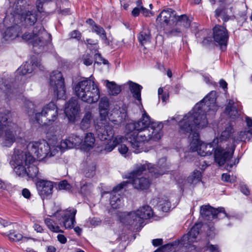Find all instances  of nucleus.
I'll list each match as a JSON object with an SVG mask.
<instances>
[{
    "label": "nucleus",
    "mask_w": 252,
    "mask_h": 252,
    "mask_svg": "<svg viewBox=\"0 0 252 252\" xmlns=\"http://www.w3.org/2000/svg\"><path fill=\"white\" fill-rule=\"evenodd\" d=\"M99 111L101 120L106 121L108 119L116 125H120L123 123L127 117L126 110L124 108L116 110L110 116L109 109H99Z\"/></svg>",
    "instance_id": "13"
},
{
    "label": "nucleus",
    "mask_w": 252,
    "mask_h": 252,
    "mask_svg": "<svg viewBox=\"0 0 252 252\" xmlns=\"http://www.w3.org/2000/svg\"><path fill=\"white\" fill-rule=\"evenodd\" d=\"M50 34L45 31L43 27L39 25L33 28L32 31L25 32L21 36L22 39L33 44L34 51L37 53L40 52L36 48L39 46L42 48L46 43L47 39H50Z\"/></svg>",
    "instance_id": "8"
},
{
    "label": "nucleus",
    "mask_w": 252,
    "mask_h": 252,
    "mask_svg": "<svg viewBox=\"0 0 252 252\" xmlns=\"http://www.w3.org/2000/svg\"><path fill=\"white\" fill-rule=\"evenodd\" d=\"M19 28L18 27H13L8 28L5 33L4 37L6 40H12L20 36Z\"/></svg>",
    "instance_id": "35"
},
{
    "label": "nucleus",
    "mask_w": 252,
    "mask_h": 252,
    "mask_svg": "<svg viewBox=\"0 0 252 252\" xmlns=\"http://www.w3.org/2000/svg\"><path fill=\"white\" fill-rule=\"evenodd\" d=\"M109 103L108 99L106 97H102L99 103V109H109Z\"/></svg>",
    "instance_id": "45"
},
{
    "label": "nucleus",
    "mask_w": 252,
    "mask_h": 252,
    "mask_svg": "<svg viewBox=\"0 0 252 252\" xmlns=\"http://www.w3.org/2000/svg\"><path fill=\"white\" fill-rule=\"evenodd\" d=\"M95 144V137L92 132H87L85 134L84 138H82L81 150L89 151L93 149Z\"/></svg>",
    "instance_id": "25"
},
{
    "label": "nucleus",
    "mask_w": 252,
    "mask_h": 252,
    "mask_svg": "<svg viewBox=\"0 0 252 252\" xmlns=\"http://www.w3.org/2000/svg\"><path fill=\"white\" fill-rule=\"evenodd\" d=\"M58 108L53 102L46 105L41 112L36 113L35 121L41 126L50 125L55 121L58 117Z\"/></svg>",
    "instance_id": "9"
},
{
    "label": "nucleus",
    "mask_w": 252,
    "mask_h": 252,
    "mask_svg": "<svg viewBox=\"0 0 252 252\" xmlns=\"http://www.w3.org/2000/svg\"><path fill=\"white\" fill-rule=\"evenodd\" d=\"M33 227L34 230L38 233L44 232V229L43 228L42 226L37 222L34 223Z\"/></svg>",
    "instance_id": "55"
},
{
    "label": "nucleus",
    "mask_w": 252,
    "mask_h": 252,
    "mask_svg": "<svg viewBox=\"0 0 252 252\" xmlns=\"http://www.w3.org/2000/svg\"><path fill=\"white\" fill-rule=\"evenodd\" d=\"M50 84L54 94L58 98H64L65 94V87L63 75L59 71H54L50 75Z\"/></svg>",
    "instance_id": "12"
},
{
    "label": "nucleus",
    "mask_w": 252,
    "mask_h": 252,
    "mask_svg": "<svg viewBox=\"0 0 252 252\" xmlns=\"http://www.w3.org/2000/svg\"><path fill=\"white\" fill-rule=\"evenodd\" d=\"M216 93L211 91L201 101L196 104L193 109L184 116L179 122V132L181 134L189 133V139L190 149L192 152H197L200 156L212 155L215 152L217 145L213 141L205 143L199 139V134L194 131V128H203L208 124V117L214 115L218 109L216 104ZM215 156V153H214Z\"/></svg>",
    "instance_id": "1"
},
{
    "label": "nucleus",
    "mask_w": 252,
    "mask_h": 252,
    "mask_svg": "<svg viewBox=\"0 0 252 252\" xmlns=\"http://www.w3.org/2000/svg\"><path fill=\"white\" fill-rule=\"evenodd\" d=\"M87 222L89 223L90 225L95 227L100 224L101 220L98 218H90L88 219Z\"/></svg>",
    "instance_id": "49"
},
{
    "label": "nucleus",
    "mask_w": 252,
    "mask_h": 252,
    "mask_svg": "<svg viewBox=\"0 0 252 252\" xmlns=\"http://www.w3.org/2000/svg\"><path fill=\"white\" fill-rule=\"evenodd\" d=\"M200 226L199 224H195L193 226L190 231L182 237L181 244L187 247L196 242L197 236L199 234Z\"/></svg>",
    "instance_id": "21"
},
{
    "label": "nucleus",
    "mask_w": 252,
    "mask_h": 252,
    "mask_svg": "<svg viewBox=\"0 0 252 252\" xmlns=\"http://www.w3.org/2000/svg\"><path fill=\"white\" fill-rule=\"evenodd\" d=\"M8 237L10 240L13 241H19L22 239H24L22 235L17 232L10 233L8 235ZM24 239H26V238H24Z\"/></svg>",
    "instance_id": "46"
},
{
    "label": "nucleus",
    "mask_w": 252,
    "mask_h": 252,
    "mask_svg": "<svg viewBox=\"0 0 252 252\" xmlns=\"http://www.w3.org/2000/svg\"><path fill=\"white\" fill-rule=\"evenodd\" d=\"M35 66L38 67L40 69L42 68L41 64L38 63H26L18 68L17 73L22 75L31 73L34 69Z\"/></svg>",
    "instance_id": "28"
},
{
    "label": "nucleus",
    "mask_w": 252,
    "mask_h": 252,
    "mask_svg": "<svg viewBox=\"0 0 252 252\" xmlns=\"http://www.w3.org/2000/svg\"><path fill=\"white\" fill-rule=\"evenodd\" d=\"M11 117V114L8 112L4 115H0V136L2 134L4 126H6V123H10Z\"/></svg>",
    "instance_id": "40"
},
{
    "label": "nucleus",
    "mask_w": 252,
    "mask_h": 252,
    "mask_svg": "<svg viewBox=\"0 0 252 252\" xmlns=\"http://www.w3.org/2000/svg\"><path fill=\"white\" fill-rule=\"evenodd\" d=\"M215 17L219 20V17H221L223 22H226L230 19L229 16L226 14V9L219 8L215 10Z\"/></svg>",
    "instance_id": "42"
},
{
    "label": "nucleus",
    "mask_w": 252,
    "mask_h": 252,
    "mask_svg": "<svg viewBox=\"0 0 252 252\" xmlns=\"http://www.w3.org/2000/svg\"><path fill=\"white\" fill-rule=\"evenodd\" d=\"M22 195L26 198H29L31 194L30 190L27 189H24L22 190Z\"/></svg>",
    "instance_id": "58"
},
{
    "label": "nucleus",
    "mask_w": 252,
    "mask_h": 252,
    "mask_svg": "<svg viewBox=\"0 0 252 252\" xmlns=\"http://www.w3.org/2000/svg\"><path fill=\"white\" fill-rule=\"evenodd\" d=\"M152 202L153 205H157L162 212H167L170 210L171 203L168 197L165 195H160L154 198Z\"/></svg>",
    "instance_id": "23"
},
{
    "label": "nucleus",
    "mask_w": 252,
    "mask_h": 252,
    "mask_svg": "<svg viewBox=\"0 0 252 252\" xmlns=\"http://www.w3.org/2000/svg\"><path fill=\"white\" fill-rule=\"evenodd\" d=\"M6 123V126H4V133L2 135V145L3 146L10 147L17 139L20 137V128L15 124Z\"/></svg>",
    "instance_id": "11"
},
{
    "label": "nucleus",
    "mask_w": 252,
    "mask_h": 252,
    "mask_svg": "<svg viewBox=\"0 0 252 252\" xmlns=\"http://www.w3.org/2000/svg\"><path fill=\"white\" fill-rule=\"evenodd\" d=\"M76 95L82 101L94 103L98 101L100 92L97 86L91 79H86L79 82L74 88Z\"/></svg>",
    "instance_id": "6"
},
{
    "label": "nucleus",
    "mask_w": 252,
    "mask_h": 252,
    "mask_svg": "<svg viewBox=\"0 0 252 252\" xmlns=\"http://www.w3.org/2000/svg\"><path fill=\"white\" fill-rule=\"evenodd\" d=\"M122 143H121V144L119 146L118 150L122 155H126L127 153L128 149L125 144Z\"/></svg>",
    "instance_id": "53"
},
{
    "label": "nucleus",
    "mask_w": 252,
    "mask_h": 252,
    "mask_svg": "<svg viewBox=\"0 0 252 252\" xmlns=\"http://www.w3.org/2000/svg\"><path fill=\"white\" fill-rule=\"evenodd\" d=\"M106 86L109 94L117 95L121 92V87L113 81L106 80Z\"/></svg>",
    "instance_id": "33"
},
{
    "label": "nucleus",
    "mask_w": 252,
    "mask_h": 252,
    "mask_svg": "<svg viewBox=\"0 0 252 252\" xmlns=\"http://www.w3.org/2000/svg\"><path fill=\"white\" fill-rule=\"evenodd\" d=\"M82 61L86 65H90L93 63V58L90 55L88 54H84L82 57Z\"/></svg>",
    "instance_id": "48"
},
{
    "label": "nucleus",
    "mask_w": 252,
    "mask_h": 252,
    "mask_svg": "<svg viewBox=\"0 0 252 252\" xmlns=\"http://www.w3.org/2000/svg\"><path fill=\"white\" fill-rule=\"evenodd\" d=\"M141 119L135 123L126 125V138L130 144L131 150L135 154L142 151L143 144L151 140L157 141L162 136L161 124L152 123L150 116L143 108Z\"/></svg>",
    "instance_id": "2"
},
{
    "label": "nucleus",
    "mask_w": 252,
    "mask_h": 252,
    "mask_svg": "<svg viewBox=\"0 0 252 252\" xmlns=\"http://www.w3.org/2000/svg\"><path fill=\"white\" fill-rule=\"evenodd\" d=\"M175 22H176V25L188 28L190 25L191 20L186 15L184 14L180 16H176Z\"/></svg>",
    "instance_id": "37"
},
{
    "label": "nucleus",
    "mask_w": 252,
    "mask_h": 252,
    "mask_svg": "<svg viewBox=\"0 0 252 252\" xmlns=\"http://www.w3.org/2000/svg\"><path fill=\"white\" fill-rule=\"evenodd\" d=\"M108 143L105 145L104 150L106 152H110L117 146L125 141H127L126 138V134L125 136L118 135L114 138H111L110 140H107Z\"/></svg>",
    "instance_id": "27"
},
{
    "label": "nucleus",
    "mask_w": 252,
    "mask_h": 252,
    "mask_svg": "<svg viewBox=\"0 0 252 252\" xmlns=\"http://www.w3.org/2000/svg\"><path fill=\"white\" fill-rule=\"evenodd\" d=\"M141 13L145 16H149V14L151 13V11L144 7L143 6H141V9H140Z\"/></svg>",
    "instance_id": "61"
},
{
    "label": "nucleus",
    "mask_w": 252,
    "mask_h": 252,
    "mask_svg": "<svg viewBox=\"0 0 252 252\" xmlns=\"http://www.w3.org/2000/svg\"><path fill=\"white\" fill-rule=\"evenodd\" d=\"M70 37L72 38H76L77 40H80L81 37V34L79 31L74 30L71 32L69 34Z\"/></svg>",
    "instance_id": "52"
},
{
    "label": "nucleus",
    "mask_w": 252,
    "mask_h": 252,
    "mask_svg": "<svg viewBox=\"0 0 252 252\" xmlns=\"http://www.w3.org/2000/svg\"><path fill=\"white\" fill-rule=\"evenodd\" d=\"M127 183L128 182L124 181L114 188L113 191L111 193L112 196L110 198V204L113 208H119L122 206V202L121 197L119 194L116 193L124 187L126 186Z\"/></svg>",
    "instance_id": "22"
},
{
    "label": "nucleus",
    "mask_w": 252,
    "mask_h": 252,
    "mask_svg": "<svg viewBox=\"0 0 252 252\" xmlns=\"http://www.w3.org/2000/svg\"><path fill=\"white\" fill-rule=\"evenodd\" d=\"M201 173L200 171L195 170L188 177L187 179L188 182L191 185H196L201 181Z\"/></svg>",
    "instance_id": "39"
},
{
    "label": "nucleus",
    "mask_w": 252,
    "mask_h": 252,
    "mask_svg": "<svg viewBox=\"0 0 252 252\" xmlns=\"http://www.w3.org/2000/svg\"><path fill=\"white\" fill-rule=\"evenodd\" d=\"M207 247L211 252H220L217 246L208 244Z\"/></svg>",
    "instance_id": "56"
},
{
    "label": "nucleus",
    "mask_w": 252,
    "mask_h": 252,
    "mask_svg": "<svg viewBox=\"0 0 252 252\" xmlns=\"http://www.w3.org/2000/svg\"><path fill=\"white\" fill-rule=\"evenodd\" d=\"M146 165V167L155 178H157L165 173L169 168V164L166 162V159L162 158L159 159L156 167L148 163L147 161L143 163Z\"/></svg>",
    "instance_id": "15"
},
{
    "label": "nucleus",
    "mask_w": 252,
    "mask_h": 252,
    "mask_svg": "<svg viewBox=\"0 0 252 252\" xmlns=\"http://www.w3.org/2000/svg\"><path fill=\"white\" fill-rule=\"evenodd\" d=\"M126 84L129 86V90L132 94L133 96L135 99L141 102V91L142 89V87L141 85L131 81L127 82Z\"/></svg>",
    "instance_id": "31"
},
{
    "label": "nucleus",
    "mask_w": 252,
    "mask_h": 252,
    "mask_svg": "<svg viewBox=\"0 0 252 252\" xmlns=\"http://www.w3.org/2000/svg\"><path fill=\"white\" fill-rule=\"evenodd\" d=\"M12 162L14 171L18 176H27L31 179L39 178L38 168L33 164L34 158L31 155L17 150L13 156Z\"/></svg>",
    "instance_id": "4"
},
{
    "label": "nucleus",
    "mask_w": 252,
    "mask_h": 252,
    "mask_svg": "<svg viewBox=\"0 0 252 252\" xmlns=\"http://www.w3.org/2000/svg\"><path fill=\"white\" fill-rule=\"evenodd\" d=\"M59 188L60 189H65L72 191L71 187L65 180L62 181L59 184Z\"/></svg>",
    "instance_id": "47"
},
{
    "label": "nucleus",
    "mask_w": 252,
    "mask_h": 252,
    "mask_svg": "<svg viewBox=\"0 0 252 252\" xmlns=\"http://www.w3.org/2000/svg\"><path fill=\"white\" fill-rule=\"evenodd\" d=\"M97 134L101 141L110 140L114 136V130L112 127L109 125H104L97 130Z\"/></svg>",
    "instance_id": "26"
},
{
    "label": "nucleus",
    "mask_w": 252,
    "mask_h": 252,
    "mask_svg": "<svg viewBox=\"0 0 252 252\" xmlns=\"http://www.w3.org/2000/svg\"><path fill=\"white\" fill-rule=\"evenodd\" d=\"M80 191L81 193L87 195L92 190L93 187L91 184L87 183L84 181L80 182Z\"/></svg>",
    "instance_id": "41"
},
{
    "label": "nucleus",
    "mask_w": 252,
    "mask_h": 252,
    "mask_svg": "<svg viewBox=\"0 0 252 252\" xmlns=\"http://www.w3.org/2000/svg\"><path fill=\"white\" fill-rule=\"evenodd\" d=\"M237 104L234 103L232 100H229L225 108V112L227 113L232 119L238 117L240 114L237 108Z\"/></svg>",
    "instance_id": "32"
},
{
    "label": "nucleus",
    "mask_w": 252,
    "mask_h": 252,
    "mask_svg": "<svg viewBox=\"0 0 252 252\" xmlns=\"http://www.w3.org/2000/svg\"><path fill=\"white\" fill-rule=\"evenodd\" d=\"M80 111V106L77 100L71 98L66 103L64 109V113L69 121L74 123Z\"/></svg>",
    "instance_id": "18"
},
{
    "label": "nucleus",
    "mask_w": 252,
    "mask_h": 252,
    "mask_svg": "<svg viewBox=\"0 0 252 252\" xmlns=\"http://www.w3.org/2000/svg\"><path fill=\"white\" fill-rule=\"evenodd\" d=\"M138 39L142 45L150 42L151 40L150 31L148 28H144L140 32L138 36Z\"/></svg>",
    "instance_id": "34"
},
{
    "label": "nucleus",
    "mask_w": 252,
    "mask_h": 252,
    "mask_svg": "<svg viewBox=\"0 0 252 252\" xmlns=\"http://www.w3.org/2000/svg\"><path fill=\"white\" fill-rule=\"evenodd\" d=\"M158 98L159 99H161L163 102H166V100L168 98V95L166 93H164V94L160 95V96H158Z\"/></svg>",
    "instance_id": "64"
},
{
    "label": "nucleus",
    "mask_w": 252,
    "mask_h": 252,
    "mask_svg": "<svg viewBox=\"0 0 252 252\" xmlns=\"http://www.w3.org/2000/svg\"><path fill=\"white\" fill-rule=\"evenodd\" d=\"M221 179L226 182L232 183L234 181V179H230V175L228 173H223L221 175Z\"/></svg>",
    "instance_id": "54"
},
{
    "label": "nucleus",
    "mask_w": 252,
    "mask_h": 252,
    "mask_svg": "<svg viewBox=\"0 0 252 252\" xmlns=\"http://www.w3.org/2000/svg\"><path fill=\"white\" fill-rule=\"evenodd\" d=\"M232 132V126H228L213 140L214 144L217 145L215 160L219 166L226 163L228 170L239 162V159H235L234 162L230 160L235 149V140L231 138Z\"/></svg>",
    "instance_id": "3"
},
{
    "label": "nucleus",
    "mask_w": 252,
    "mask_h": 252,
    "mask_svg": "<svg viewBox=\"0 0 252 252\" xmlns=\"http://www.w3.org/2000/svg\"><path fill=\"white\" fill-rule=\"evenodd\" d=\"M219 83H220V86L222 89H223L224 90L225 89H227V84L223 79H220V80Z\"/></svg>",
    "instance_id": "63"
},
{
    "label": "nucleus",
    "mask_w": 252,
    "mask_h": 252,
    "mask_svg": "<svg viewBox=\"0 0 252 252\" xmlns=\"http://www.w3.org/2000/svg\"><path fill=\"white\" fill-rule=\"evenodd\" d=\"M200 212L202 217L208 220L218 218L219 214L221 212L224 213L225 216L227 217L223 208L215 209L209 205L201 206Z\"/></svg>",
    "instance_id": "20"
},
{
    "label": "nucleus",
    "mask_w": 252,
    "mask_h": 252,
    "mask_svg": "<svg viewBox=\"0 0 252 252\" xmlns=\"http://www.w3.org/2000/svg\"><path fill=\"white\" fill-rule=\"evenodd\" d=\"M95 173V166L94 164H92L88 165L85 169L84 173L85 176L88 178L93 177Z\"/></svg>",
    "instance_id": "43"
},
{
    "label": "nucleus",
    "mask_w": 252,
    "mask_h": 252,
    "mask_svg": "<svg viewBox=\"0 0 252 252\" xmlns=\"http://www.w3.org/2000/svg\"><path fill=\"white\" fill-rule=\"evenodd\" d=\"M58 240L62 244H65L67 239L64 235L63 234H58L57 236Z\"/></svg>",
    "instance_id": "57"
},
{
    "label": "nucleus",
    "mask_w": 252,
    "mask_h": 252,
    "mask_svg": "<svg viewBox=\"0 0 252 252\" xmlns=\"http://www.w3.org/2000/svg\"><path fill=\"white\" fill-rule=\"evenodd\" d=\"M56 142L59 148V152L63 150L76 148L80 146L81 149L82 138L75 134H71L66 138L62 140L60 143Z\"/></svg>",
    "instance_id": "17"
},
{
    "label": "nucleus",
    "mask_w": 252,
    "mask_h": 252,
    "mask_svg": "<svg viewBox=\"0 0 252 252\" xmlns=\"http://www.w3.org/2000/svg\"><path fill=\"white\" fill-rule=\"evenodd\" d=\"M15 13L18 15L32 7L29 0H17L15 3Z\"/></svg>",
    "instance_id": "29"
},
{
    "label": "nucleus",
    "mask_w": 252,
    "mask_h": 252,
    "mask_svg": "<svg viewBox=\"0 0 252 252\" xmlns=\"http://www.w3.org/2000/svg\"><path fill=\"white\" fill-rule=\"evenodd\" d=\"M241 191L243 194H244L246 195H248L250 194V191H249L248 187L246 185L241 186Z\"/></svg>",
    "instance_id": "59"
},
{
    "label": "nucleus",
    "mask_w": 252,
    "mask_h": 252,
    "mask_svg": "<svg viewBox=\"0 0 252 252\" xmlns=\"http://www.w3.org/2000/svg\"><path fill=\"white\" fill-rule=\"evenodd\" d=\"M92 118L93 116L91 112H86L81 121L80 124V128L83 130H86L90 128Z\"/></svg>",
    "instance_id": "36"
},
{
    "label": "nucleus",
    "mask_w": 252,
    "mask_h": 252,
    "mask_svg": "<svg viewBox=\"0 0 252 252\" xmlns=\"http://www.w3.org/2000/svg\"><path fill=\"white\" fill-rule=\"evenodd\" d=\"M94 59L95 60V63H102L104 64H108V62L107 60L103 59L101 55L99 53H96L94 55Z\"/></svg>",
    "instance_id": "50"
},
{
    "label": "nucleus",
    "mask_w": 252,
    "mask_h": 252,
    "mask_svg": "<svg viewBox=\"0 0 252 252\" xmlns=\"http://www.w3.org/2000/svg\"><path fill=\"white\" fill-rule=\"evenodd\" d=\"M92 31L99 36L100 38L104 41L105 44L107 45H110V43L106 37V32L102 27L97 25H94Z\"/></svg>",
    "instance_id": "38"
},
{
    "label": "nucleus",
    "mask_w": 252,
    "mask_h": 252,
    "mask_svg": "<svg viewBox=\"0 0 252 252\" xmlns=\"http://www.w3.org/2000/svg\"><path fill=\"white\" fill-rule=\"evenodd\" d=\"M181 33V31L179 28H174L166 33L168 36H177Z\"/></svg>",
    "instance_id": "51"
},
{
    "label": "nucleus",
    "mask_w": 252,
    "mask_h": 252,
    "mask_svg": "<svg viewBox=\"0 0 252 252\" xmlns=\"http://www.w3.org/2000/svg\"><path fill=\"white\" fill-rule=\"evenodd\" d=\"M176 20V12L172 9L163 10L158 16L156 23L157 26L164 28L167 25L173 24Z\"/></svg>",
    "instance_id": "14"
},
{
    "label": "nucleus",
    "mask_w": 252,
    "mask_h": 252,
    "mask_svg": "<svg viewBox=\"0 0 252 252\" xmlns=\"http://www.w3.org/2000/svg\"><path fill=\"white\" fill-rule=\"evenodd\" d=\"M44 222L47 226L51 231L55 232H59L61 231L60 227L58 226H55L53 224V222L50 219H45Z\"/></svg>",
    "instance_id": "44"
},
{
    "label": "nucleus",
    "mask_w": 252,
    "mask_h": 252,
    "mask_svg": "<svg viewBox=\"0 0 252 252\" xmlns=\"http://www.w3.org/2000/svg\"><path fill=\"white\" fill-rule=\"evenodd\" d=\"M214 41L221 46V48H225L228 38V34L226 28L220 25L216 26L213 29Z\"/></svg>",
    "instance_id": "19"
},
{
    "label": "nucleus",
    "mask_w": 252,
    "mask_h": 252,
    "mask_svg": "<svg viewBox=\"0 0 252 252\" xmlns=\"http://www.w3.org/2000/svg\"><path fill=\"white\" fill-rule=\"evenodd\" d=\"M140 11H141V10L139 7H135L132 10L131 14L133 16L136 17L138 16Z\"/></svg>",
    "instance_id": "62"
},
{
    "label": "nucleus",
    "mask_w": 252,
    "mask_h": 252,
    "mask_svg": "<svg viewBox=\"0 0 252 252\" xmlns=\"http://www.w3.org/2000/svg\"><path fill=\"white\" fill-rule=\"evenodd\" d=\"M37 188L40 195L44 198L52 193L53 182L44 180L39 181L37 184Z\"/></svg>",
    "instance_id": "24"
},
{
    "label": "nucleus",
    "mask_w": 252,
    "mask_h": 252,
    "mask_svg": "<svg viewBox=\"0 0 252 252\" xmlns=\"http://www.w3.org/2000/svg\"><path fill=\"white\" fill-rule=\"evenodd\" d=\"M147 167L146 165L142 164H137L136 169L131 173V179L129 180L134 188L143 190L148 189L150 182L148 179L140 176L143 172L146 171Z\"/></svg>",
    "instance_id": "10"
},
{
    "label": "nucleus",
    "mask_w": 252,
    "mask_h": 252,
    "mask_svg": "<svg viewBox=\"0 0 252 252\" xmlns=\"http://www.w3.org/2000/svg\"><path fill=\"white\" fill-rule=\"evenodd\" d=\"M162 241L163 240L162 239H156L153 240L152 244L154 246L157 247L162 245Z\"/></svg>",
    "instance_id": "60"
},
{
    "label": "nucleus",
    "mask_w": 252,
    "mask_h": 252,
    "mask_svg": "<svg viewBox=\"0 0 252 252\" xmlns=\"http://www.w3.org/2000/svg\"><path fill=\"white\" fill-rule=\"evenodd\" d=\"M20 15L21 16V19H24L27 24L30 25H33L37 20L36 15L32 8V9L22 12Z\"/></svg>",
    "instance_id": "30"
},
{
    "label": "nucleus",
    "mask_w": 252,
    "mask_h": 252,
    "mask_svg": "<svg viewBox=\"0 0 252 252\" xmlns=\"http://www.w3.org/2000/svg\"><path fill=\"white\" fill-rule=\"evenodd\" d=\"M153 216V211L148 205L139 207L136 211L129 213H122L121 221L124 223L134 227L141 226L144 220L150 219Z\"/></svg>",
    "instance_id": "7"
},
{
    "label": "nucleus",
    "mask_w": 252,
    "mask_h": 252,
    "mask_svg": "<svg viewBox=\"0 0 252 252\" xmlns=\"http://www.w3.org/2000/svg\"><path fill=\"white\" fill-rule=\"evenodd\" d=\"M77 210L73 208H68L66 210L57 211L55 216L58 214L62 216L63 223L66 229L72 228L76 223L75 215Z\"/></svg>",
    "instance_id": "16"
},
{
    "label": "nucleus",
    "mask_w": 252,
    "mask_h": 252,
    "mask_svg": "<svg viewBox=\"0 0 252 252\" xmlns=\"http://www.w3.org/2000/svg\"><path fill=\"white\" fill-rule=\"evenodd\" d=\"M56 144L55 141H50L49 143L44 140L32 141L27 145V151L22 152L31 155L34 159L43 160L59 154V148Z\"/></svg>",
    "instance_id": "5"
}]
</instances>
